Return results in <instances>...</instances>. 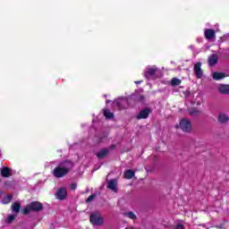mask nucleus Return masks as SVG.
Wrapping results in <instances>:
<instances>
[{
    "label": "nucleus",
    "mask_w": 229,
    "mask_h": 229,
    "mask_svg": "<svg viewBox=\"0 0 229 229\" xmlns=\"http://www.w3.org/2000/svg\"><path fill=\"white\" fill-rule=\"evenodd\" d=\"M174 229H185V227L183 226V225L178 224Z\"/></svg>",
    "instance_id": "28"
},
{
    "label": "nucleus",
    "mask_w": 229,
    "mask_h": 229,
    "mask_svg": "<svg viewBox=\"0 0 229 229\" xmlns=\"http://www.w3.org/2000/svg\"><path fill=\"white\" fill-rule=\"evenodd\" d=\"M136 85H139V83H142V81H135Z\"/></svg>",
    "instance_id": "31"
},
{
    "label": "nucleus",
    "mask_w": 229,
    "mask_h": 229,
    "mask_svg": "<svg viewBox=\"0 0 229 229\" xmlns=\"http://www.w3.org/2000/svg\"><path fill=\"white\" fill-rule=\"evenodd\" d=\"M199 114H201V112L196 108H191L189 109V114L193 116V117H196L198 115H199Z\"/></svg>",
    "instance_id": "19"
},
{
    "label": "nucleus",
    "mask_w": 229,
    "mask_h": 229,
    "mask_svg": "<svg viewBox=\"0 0 229 229\" xmlns=\"http://www.w3.org/2000/svg\"><path fill=\"white\" fill-rule=\"evenodd\" d=\"M77 187H78V184H76V182H73L71 184L72 191H76Z\"/></svg>",
    "instance_id": "26"
},
{
    "label": "nucleus",
    "mask_w": 229,
    "mask_h": 229,
    "mask_svg": "<svg viewBox=\"0 0 229 229\" xmlns=\"http://www.w3.org/2000/svg\"><path fill=\"white\" fill-rule=\"evenodd\" d=\"M193 71L195 72L196 78H198L199 80L203 78V70H201V63H196L193 67Z\"/></svg>",
    "instance_id": "5"
},
{
    "label": "nucleus",
    "mask_w": 229,
    "mask_h": 229,
    "mask_svg": "<svg viewBox=\"0 0 229 229\" xmlns=\"http://www.w3.org/2000/svg\"><path fill=\"white\" fill-rule=\"evenodd\" d=\"M15 217H17V215H8L6 219H5V223L10 225V223H12L15 220Z\"/></svg>",
    "instance_id": "23"
},
{
    "label": "nucleus",
    "mask_w": 229,
    "mask_h": 229,
    "mask_svg": "<svg viewBox=\"0 0 229 229\" xmlns=\"http://www.w3.org/2000/svg\"><path fill=\"white\" fill-rule=\"evenodd\" d=\"M89 221L91 225H94L95 226H101L105 223L103 216H101V213L98 211L91 213L89 216Z\"/></svg>",
    "instance_id": "2"
},
{
    "label": "nucleus",
    "mask_w": 229,
    "mask_h": 229,
    "mask_svg": "<svg viewBox=\"0 0 229 229\" xmlns=\"http://www.w3.org/2000/svg\"><path fill=\"white\" fill-rule=\"evenodd\" d=\"M228 121H229V117L226 114L221 113L218 115V123H220L221 124H226V123H228Z\"/></svg>",
    "instance_id": "12"
},
{
    "label": "nucleus",
    "mask_w": 229,
    "mask_h": 229,
    "mask_svg": "<svg viewBox=\"0 0 229 229\" xmlns=\"http://www.w3.org/2000/svg\"><path fill=\"white\" fill-rule=\"evenodd\" d=\"M58 199L64 201V199H67V189L66 188H60L58 190Z\"/></svg>",
    "instance_id": "9"
},
{
    "label": "nucleus",
    "mask_w": 229,
    "mask_h": 229,
    "mask_svg": "<svg viewBox=\"0 0 229 229\" xmlns=\"http://www.w3.org/2000/svg\"><path fill=\"white\" fill-rule=\"evenodd\" d=\"M133 176H135V172L132 170H127L124 172V178H126V180H131Z\"/></svg>",
    "instance_id": "18"
},
{
    "label": "nucleus",
    "mask_w": 229,
    "mask_h": 229,
    "mask_svg": "<svg viewBox=\"0 0 229 229\" xmlns=\"http://www.w3.org/2000/svg\"><path fill=\"white\" fill-rule=\"evenodd\" d=\"M96 155H97L98 158H99V160H101V159L105 158V157H106V155H108V149L102 148Z\"/></svg>",
    "instance_id": "16"
},
{
    "label": "nucleus",
    "mask_w": 229,
    "mask_h": 229,
    "mask_svg": "<svg viewBox=\"0 0 229 229\" xmlns=\"http://www.w3.org/2000/svg\"><path fill=\"white\" fill-rule=\"evenodd\" d=\"M0 157H1V153H0Z\"/></svg>",
    "instance_id": "33"
},
{
    "label": "nucleus",
    "mask_w": 229,
    "mask_h": 229,
    "mask_svg": "<svg viewBox=\"0 0 229 229\" xmlns=\"http://www.w3.org/2000/svg\"><path fill=\"white\" fill-rule=\"evenodd\" d=\"M31 210H34L35 212H38V210H42V203L40 202H32L23 209V214H30Z\"/></svg>",
    "instance_id": "4"
},
{
    "label": "nucleus",
    "mask_w": 229,
    "mask_h": 229,
    "mask_svg": "<svg viewBox=\"0 0 229 229\" xmlns=\"http://www.w3.org/2000/svg\"><path fill=\"white\" fill-rule=\"evenodd\" d=\"M116 105H117V106H121V102L117 101Z\"/></svg>",
    "instance_id": "30"
},
{
    "label": "nucleus",
    "mask_w": 229,
    "mask_h": 229,
    "mask_svg": "<svg viewBox=\"0 0 229 229\" xmlns=\"http://www.w3.org/2000/svg\"><path fill=\"white\" fill-rule=\"evenodd\" d=\"M217 60H218L217 55H216V54L211 55L208 57V64H209V65L211 67L216 65V64H217Z\"/></svg>",
    "instance_id": "15"
},
{
    "label": "nucleus",
    "mask_w": 229,
    "mask_h": 229,
    "mask_svg": "<svg viewBox=\"0 0 229 229\" xmlns=\"http://www.w3.org/2000/svg\"><path fill=\"white\" fill-rule=\"evenodd\" d=\"M54 176H55V178H58V167H55L54 170Z\"/></svg>",
    "instance_id": "27"
},
{
    "label": "nucleus",
    "mask_w": 229,
    "mask_h": 229,
    "mask_svg": "<svg viewBox=\"0 0 229 229\" xmlns=\"http://www.w3.org/2000/svg\"><path fill=\"white\" fill-rule=\"evenodd\" d=\"M74 167V163L70 160H65L60 163L58 166V178H64V176L69 174Z\"/></svg>",
    "instance_id": "1"
},
{
    "label": "nucleus",
    "mask_w": 229,
    "mask_h": 229,
    "mask_svg": "<svg viewBox=\"0 0 229 229\" xmlns=\"http://www.w3.org/2000/svg\"><path fill=\"white\" fill-rule=\"evenodd\" d=\"M156 73H157V68H148L145 71L144 76L145 78H147V80H149V78H151V76H155Z\"/></svg>",
    "instance_id": "11"
},
{
    "label": "nucleus",
    "mask_w": 229,
    "mask_h": 229,
    "mask_svg": "<svg viewBox=\"0 0 229 229\" xmlns=\"http://www.w3.org/2000/svg\"><path fill=\"white\" fill-rule=\"evenodd\" d=\"M21 211V204L19 202H14L12 205V212H14V214H19Z\"/></svg>",
    "instance_id": "17"
},
{
    "label": "nucleus",
    "mask_w": 229,
    "mask_h": 229,
    "mask_svg": "<svg viewBox=\"0 0 229 229\" xmlns=\"http://www.w3.org/2000/svg\"><path fill=\"white\" fill-rule=\"evenodd\" d=\"M149 114H151V110L149 108H145L139 113L137 119H148V117H149Z\"/></svg>",
    "instance_id": "7"
},
{
    "label": "nucleus",
    "mask_w": 229,
    "mask_h": 229,
    "mask_svg": "<svg viewBox=\"0 0 229 229\" xmlns=\"http://www.w3.org/2000/svg\"><path fill=\"white\" fill-rule=\"evenodd\" d=\"M205 37L208 40H212V38H216V31H214L213 30H205Z\"/></svg>",
    "instance_id": "13"
},
{
    "label": "nucleus",
    "mask_w": 229,
    "mask_h": 229,
    "mask_svg": "<svg viewBox=\"0 0 229 229\" xmlns=\"http://www.w3.org/2000/svg\"><path fill=\"white\" fill-rule=\"evenodd\" d=\"M217 90H218V92H220V94H223L224 96H228L229 85L228 84H219L217 86Z\"/></svg>",
    "instance_id": "6"
},
{
    "label": "nucleus",
    "mask_w": 229,
    "mask_h": 229,
    "mask_svg": "<svg viewBox=\"0 0 229 229\" xmlns=\"http://www.w3.org/2000/svg\"><path fill=\"white\" fill-rule=\"evenodd\" d=\"M212 78L216 81H218L219 80H223L224 78H226V74H225L223 72H215L212 73Z\"/></svg>",
    "instance_id": "14"
},
{
    "label": "nucleus",
    "mask_w": 229,
    "mask_h": 229,
    "mask_svg": "<svg viewBox=\"0 0 229 229\" xmlns=\"http://www.w3.org/2000/svg\"><path fill=\"white\" fill-rule=\"evenodd\" d=\"M179 128L185 133H191L192 131V123L187 118L182 119L179 123Z\"/></svg>",
    "instance_id": "3"
},
{
    "label": "nucleus",
    "mask_w": 229,
    "mask_h": 229,
    "mask_svg": "<svg viewBox=\"0 0 229 229\" xmlns=\"http://www.w3.org/2000/svg\"><path fill=\"white\" fill-rule=\"evenodd\" d=\"M107 189H110V191H113V192H117V180L113 179L108 181Z\"/></svg>",
    "instance_id": "8"
},
{
    "label": "nucleus",
    "mask_w": 229,
    "mask_h": 229,
    "mask_svg": "<svg viewBox=\"0 0 229 229\" xmlns=\"http://www.w3.org/2000/svg\"><path fill=\"white\" fill-rule=\"evenodd\" d=\"M182 83V81L178 78H173L171 81L172 87H176Z\"/></svg>",
    "instance_id": "24"
},
{
    "label": "nucleus",
    "mask_w": 229,
    "mask_h": 229,
    "mask_svg": "<svg viewBox=\"0 0 229 229\" xmlns=\"http://www.w3.org/2000/svg\"><path fill=\"white\" fill-rule=\"evenodd\" d=\"M104 115L106 119H114V113L110 112L108 109L104 110Z\"/></svg>",
    "instance_id": "21"
},
{
    "label": "nucleus",
    "mask_w": 229,
    "mask_h": 229,
    "mask_svg": "<svg viewBox=\"0 0 229 229\" xmlns=\"http://www.w3.org/2000/svg\"><path fill=\"white\" fill-rule=\"evenodd\" d=\"M96 194H92L90 195L87 199H86V203H90L91 201L94 200V198H96Z\"/></svg>",
    "instance_id": "25"
},
{
    "label": "nucleus",
    "mask_w": 229,
    "mask_h": 229,
    "mask_svg": "<svg viewBox=\"0 0 229 229\" xmlns=\"http://www.w3.org/2000/svg\"><path fill=\"white\" fill-rule=\"evenodd\" d=\"M1 173V176H3L4 178H10V176H12V170H10V168L4 166L0 170Z\"/></svg>",
    "instance_id": "10"
},
{
    "label": "nucleus",
    "mask_w": 229,
    "mask_h": 229,
    "mask_svg": "<svg viewBox=\"0 0 229 229\" xmlns=\"http://www.w3.org/2000/svg\"><path fill=\"white\" fill-rule=\"evenodd\" d=\"M55 196L56 199H58V191L55 192Z\"/></svg>",
    "instance_id": "29"
},
{
    "label": "nucleus",
    "mask_w": 229,
    "mask_h": 229,
    "mask_svg": "<svg viewBox=\"0 0 229 229\" xmlns=\"http://www.w3.org/2000/svg\"><path fill=\"white\" fill-rule=\"evenodd\" d=\"M106 103H110V100H107Z\"/></svg>",
    "instance_id": "32"
},
{
    "label": "nucleus",
    "mask_w": 229,
    "mask_h": 229,
    "mask_svg": "<svg viewBox=\"0 0 229 229\" xmlns=\"http://www.w3.org/2000/svg\"><path fill=\"white\" fill-rule=\"evenodd\" d=\"M123 216L124 217H129V219H132L133 221L137 219V215L131 211L123 213Z\"/></svg>",
    "instance_id": "20"
},
{
    "label": "nucleus",
    "mask_w": 229,
    "mask_h": 229,
    "mask_svg": "<svg viewBox=\"0 0 229 229\" xmlns=\"http://www.w3.org/2000/svg\"><path fill=\"white\" fill-rule=\"evenodd\" d=\"M0 194H1V191H0Z\"/></svg>",
    "instance_id": "34"
},
{
    "label": "nucleus",
    "mask_w": 229,
    "mask_h": 229,
    "mask_svg": "<svg viewBox=\"0 0 229 229\" xmlns=\"http://www.w3.org/2000/svg\"><path fill=\"white\" fill-rule=\"evenodd\" d=\"M13 198V196L6 195L2 200L3 205H8V203L12 201Z\"/></svg>",
    "instance_id": "22"
}]
</instances>
